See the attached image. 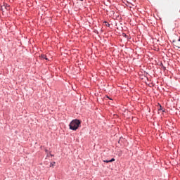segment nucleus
<instances>
[{
    "instance_id": "obj_1",
    "label": "nucleus",
    "mask_w": 180,
    "mask_h": 180,
    "mask_svg": "<svg viewBox=\"0 0 180 180\" xmlns=\"http://www.w3.org/2000/svg\"><path fill=\"white\" fill-rule=\"evenodd\" d=\"M81 126V120L78 119L73 120L70 122L69 124V129L70 130H72L73 131H75L76 130H78V128Z\"/></svg>"
},
{
    "instance_id": "obj_2",
    "label": "nucleus",
    "mask_w": 180,
    "mask_h": 180,
    "mask_svg": "<svg viewBox=\"0 0 180 180\" xmlns=\"http://www.w3.org/2000/svg\"><path fill=\"white\" fill-rule=\"evenodd\" d=\"M40 57L42 58V60H49V58H47V56L44 54H41Z\"/></svg>"
},
{
    "instance_id": "obj_3",
    "label": "nucleus",
    "mask_w": 180,
    "mask_h": 180,
    "mask_svg": "<svg viewBox=\"0 0 180 180\" xmlns=\"http://www.w3.org/2000/svg\"><path fill=\"white\" fill-rule=\"evenodd\" d=\"M4 9H6L8 11V6L4 5L1 6V11L4 12Z\"/></svg>"
},
{
    "instance_id": "obj_4",
    "label": "nucleus",
    "mask_w": 180,
    "mask_h": 180,
    "mask_svg": "<svg viewBox=\"0 0 180 180\" xmlns=\"http://www.w3.org/2000/svg\"><path fill=\"white\" fill-rule=\"evenodd\" d=\"M104 23L105 24V26H107L108 27L110 26V24H109V22H108L107 21H104Z\"/></svg>"
},
{
    "instance_id": "obj_5",
    "label": "nucleus",
    "mask_w": 180,
    "mask_h": 180,
    "mask_svg": "<svg viewBox=\"0 0 180 180\" xmlns=\"http://www.w3.org/2000/svg\"><path fill=\"white\" fill-rule=\"evenodd\" d=\"M103 162L109 163V162H110V160H103Z\"/></svg>"
},
{
    "instance_id": "obj_6",
    "label": "nucleus",
    "mask_w": 180,
    "mask_h": 180,
    "mask_svg": "<svg viewBox=\"0 0 180 180\" xmlns=\"http://www.w3.org/2000/svg\"><path fill=\"white\" fill-rule=\"evenodd\" d=\"M54 164H56V162H51L50 163V167H54Z\"/></svg>"
},
{
    "instance_id": "obj_7",
    "label": "nucleus",
    "mask_w": 180,
    "mask_h": 180,
    "mask_svg": "<svg viewBox=\"0 0 180 180\" xmlns=\"http://www.w3.org/2000/svg\"><path fill=\"white\" fill-rule=\"evenodd\" d=\"M113 161H115V158H112L111 160H110V162H113Z\"/></svg>"
},
{
    "instance_id": "obj_8",
    "label": "nucleus",
    "mask_w": 180,
    "mask_h": 180,
    "mask_svg": "<svg viewBox=\"0 0 180 180\" xmlns=\"http://www.w3.org/2000/svg\"><path fill=\"white\" fill-rule=\"evenodd\" d=\"M162 68L163 69L164 71H165V70H167V68H165V66L162 65Z\"/></svg>"
},
{
    "instance_id": "obj_9",
    "label": "nucleus",
    "mask_w": 180,
    "mask_h": 180,
    "mask_svg": "<svg viewBox=\"0 0 180 180\" xmlns=\"http://www.w3.org/2000/svg\"><path fill=\"white\" fill-rule=\"evenodd\" d=\"M124 37H127V35L124 33L122 34Z\"/></svg>"
},
{
    "instance_id": "obj_10",
    "label": "nucleus",
    "mask_w": 180,
    "mask_h": 180,
    "mask_svg": "<svg viewBox=\"0 0 180 180\" xmlns=\"http://www.w3.org/2000/svg\"><path fill=\"white\" fill-rule=\"evenodd\" d=\"M159 110H162V107L160 105V108H159Z\"/></svg>"
},
{
    "instance_id": "obj_11",
    "label": "nucleus",
    "mask_w": 180,
    "mask_h": 180,
    "mask_svg": "<svg viewBox=\"0 0 180 180\" xmlns=\"http://www.w3.org/2000/svg\"><path fill=\"white\" fill-rule=\"evenodd\" d=\"M45 152H46V153H49V150L45 149Z\"/></svg>"
},
{
    "instance_id": "obj_12",
    "label": "nucleus",
    "mask_w": 180,
    "mask_h": 180,
    "mask_svg": "<svg viewBox=\"0 0 180 180\" xmlns=\"http://www.w3.org/2000/svg\"><path fill=\"white\" fill-rule=\"evenodd\" d=\"M107 98H108V99H110V100H112V98H109V96H107Z\"/></svg>"
},
{
    "instance_id": "obj_13",
    "label": "nucleus",
    "mask_w": 180,
    "mask_h": 180,
    "mask_svg": "<svg viewBox=\"0 0 180 180\" xmlns=\"http://www.w3.org/2000/svg\"><path fill=\"white\" fill-rule=\"evenodd\" d=\"M175 41H176L175 39H174V40H173V43H175Z\"/></svg>"
},
{
    "instance_id": "obj_14",
    "label": "nucleus",
    "mask_w": 180,
    "mask_h": 180,
    "mask_svg": "<svg viewBox=\"0 0 180 180\" xmlns=\"http://www.w3.org/2000/svg\"><path fill=\"white\" fill-rule=\"evenodd\" d=\"M160 65H162H162H164L162 63H161Z\"/></svg>"
},
{
    "instance_id": "obj_15",
    "label": "nucleus",
    "mask_w": 180,
    "mask_h": 180,
    "mask_svg": "<svg viewBox=\"0 0 180 180\" xmlns=\"http://www.w3.org/2000/svg\"><path fill=\"white\" fill-rule=\"evenodd\" d=\"M178 41H180V39H178Z\"/></svg>"
},
{
    "instance_id": "obj_16",
    "label": "nucleus",
    "mask_w": 180,
    "mask_h": 180,
    "mask_svg": "<svg viewBox=\"0 0 180 180\" xmlns=\"http://www.w3.org/2000/svg\"><path fill=\"white\" fill-rule=\"evenodd\" d=\"M162 112H165V110H163Z\"/></svg>"
},
{
    "instance_id": "obj_17",
    "label": "nucleus",
    "mask_w": 180,
    "mask_h": 180,
    "mask_svg": "<svg viewBox=\"0 0 180 180\" xmlns=\"http://www.w3.org/2000/svg\"><path fill=\"white\" fill-rule=\"evenodd\" d=\"M79 1H84V0H79Z\"/></svg>"
},
{
    "instance_id": "obj_18",
    "label": "nucleus",
    "mask_w": 180,
    "mask_h": 180,
    "mask_svg": "<svg viewBox=\"0 0 180 180\" xmlns=\"http://www.w3.org/2000/svg\"><path fill=\"white\" fill-rule=\"evenodd\" d=\"M176 47H178V49H179V46H176Z\"/></svg>"
}]
</instances>
